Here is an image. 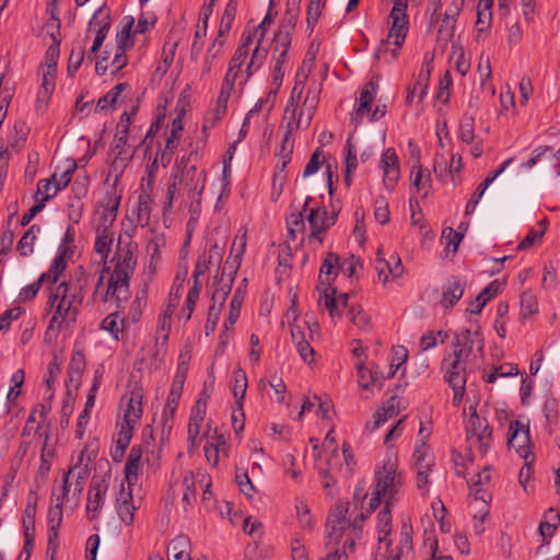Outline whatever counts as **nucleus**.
<instances>
[{"instance_id":"nucleus-59","label":"nucleus","mask_w":560,"mask_h":560,"mask_svg":"<svg viewBox=\"0 0 560 560\" xmlns=\"http://www.w3.org/2000/svg\"><path fill=\"white\" fill-rule=\"evenodd\" d=\"M85 56L84 44L73 46L69 56L67 72L69 77H73L81 67Z\"/></svg>"},{"instance_id":"nucleus-54","label":"nucleus","mask_w":560,"mask_h":560,"mask_svg":"<svg viewBox=\"0 0 560 560\" xmlns=\"http://www.w3.org/2000/svg\"><path fill=\"white\" fill-rule=\"evenodd\" d=\"M538 229H530L525 238L517 245L518 250L530 247L534 243L540 241L547 231L548 221L546 218L538 222Z\"/></svg>"},{"instance_id":"nucleus-38","label":"nucleus","mask_w":560,"mask_h":560,"mask_svg":"<svg viewBox=\"0 0 560 560\" xmlns=\"http://www.w3.org/2000/svg\"><path fill=\"white\" fill-rule=\"evenodd\" d=\"M389 506L390 505L385 503V506L377 515L378 541L380 544H385L387 548L390 547L392 544L388 539V536L392 533V513Z\"/></svg>"},{"instance_id":"nucleus-53","label":"nucleus","mask_w":560,"mask_h":560,"mask_svg":"<svg viewBox=\"0 0 560 560\" xmlns=\"http://www.w3.org/2000/svg\"><path fill=\"white\" fill-rule=\"evenodd\" d=\"M75 170H77V163L74 161H71V162H69L67 167L61 172V174L58 175V173L55 172L50 177L51 180L54 182V191H60V190L65 189L71 182Z\"/></svg>"},{"instance_id":"nucleus-13","label":"nucleus","mask_w":560,"mask_h":560,"mask_svg":"<svg viewBox=\"0 0 560 560\" xmlns=\"http://www.w3.org/2000/svg\"><path fill=\"white\" fill-rule=\"evenodd\" d=\"M210 395L207 390H202L200 397L191 409L188 422V451L196 448L201 442L200 431L207 413V401Z\"/></svg>"},{"instance_id":"nucleus-3","label":"nucleus","mask_w":560,"mask_h":560,"mask_svg":"<svg viewBox=\"0 0 560 560\" xmlns=\"http://www.w3.org/2000/svg\"><path fill=\"white\" fill-rule=\"evenodd\" d=\"M404 479L398 471L397 458L388 457L374 472V490L370 500L369 513H372L384 501L392 505L397 501V495L402 488Z\"/></svg>"},{"instance_id":"nucleus-16","label":"nucleus","mask_w":560,"mask_h":560,"mask_svg":"<svg viewBox=\"0 0 560 560\" xmlns=\"http://www.w3.org/2000/svg\"><path fill=\"white\" fill-rule=\"evenodd\" d=\"M186 378V369L180 365L177 369V373L174 376L171 390L167 396L166 404L162 411L163 427L172 428L173 418L178 407V401L182 395Z\"/></svg>"},{"instance_id":"nucleus-29","label":"nucleus","mask_w":560,"mask_h":560,"mask_svg":"<svg viewBox=\"0 0 560 560\" xmlns=\"http://www.w3.org/2000/svg\"><path fill=\"white\" fill-rule=\"evenodd\" d=\"M466 281L459 277L448 278L442 288V298L440 304L444 308H452L463 296Z\"/></svg>"},{"instance_id":"nucleus-46","label":"nucleus","mask_w":560,"mask_h":560,"mask_svg":"<svg viewBox=\"0 0 560 560\" xmlns=\"http://www.w3.org/2000/svg\"><path fill=\"white\" fill-rule=\"evenodd\" d=\"M50 434L46 432L44 435V442L40 454V465L38 467V474L42 476H47L50 470L54 457H55V448L49 444Z\"/></svg>"},{"instance_id":"nucleus-7","label":"nucleus","mask_w":560,"mask_h":560,"mask_svg":"<svg viewBox=\"0 0 560 560\" xmlns=\"http://www.w3.org/2000/svg\"><path fill=\"white\" fill-rule=\"evenodd\" d=\"M144 389L139 382H128L127 392L122 395L120 404L124 408V419L120 428L133 431L143 412Z\"/></svg>"},{"instance_id":"nucleus-56","label":"nucleus","mask_w":560,"mask_h":560,"mask_svg":"<svg viewBox=\"0 0 560 560\" xmlns=\"http://www.w3.org/2000/svg\"><path fill=\"white\" fill-rule=\"evenodd\" d=\"M481 88L488 90L492 95L495 93L493 84L490 82L492 70L489 57L481 56L478 63Z\"/></svg>"},{"instance_id":"nucleus-63","label":"nucleus","mask_w":560,"mask_h":560,"mask_svg":"<svg viewBox=\"0 0 560 560\" xmlns=\"http://www.w3.org/2000/svg\"><path fill=\"white\" fill-rule=\"evenodd\" d=\"M296 516L302 530L311 532L314 527V518L311 514L308 506L303 502L299 501L295 505Z\"/></svg>"},{"instance_id":"nucleus-2","label":"nucleus","mask_w":560,"mask_h":560,"mask_svg":"<svg viewBox=\"0 0 560 560\" xmlns=\"http://www.w3.org/2000/svg\"><path fill=\"white\" fill-rule=\"evenodd\" d=\"M47 289V310L51 313L48 331H59L77 320L85 296V281L62 280Z\"/></svg>"},{"instance_id":"nucleus-62","label":"nucleus","mask_w":560,"mask_h":560,"mask_svg":"<svg viewBox=\"0 0 560 560\" xmlns=\"http://www.w3.org/2000/svg\"><path fill=\"white\" fill-rule=\"evenodd\" d=\"M25 373L22 369L16 370L11 376L12 386L7 395V404L10 406L21 394V387L24 384Z\"/></svg>"},{"instance_id":"nucleus-31","label":"nucleus","mask_w":560,"mask_h":560,"mask_svg":"<svg viewBox=\"0 0 560 560\" xmlns=\"http://www.w3.org/2000/svg\"><path fill=\"white\" fill-rule=\"evenodd\" d=\"M142 458V450L140 446L133 445L125 465V485L133 487L138 482L140 472V463Z\"/></svg>"},{"instance_id":"nucleus-22","label":"nucleus","mask_w":560,"mask_h":560,"mask_svg":"<svg viewBox=\"0 0 560 560\" xmlns=\"http://www.w3.org/2000/svg\"><path fill=\"white\" fill-rule=\"evenodd\" d=\"M383 182L388 190H393L399 179L400 168L398 155L394 148H387L381 158Z\"/></svg>"},{"instance_id":"nucleus-17","label":"nucleus","mask_w":560,"mask_h":560,"mask_svg":"<svg viewBox=\"0 0 560 560\" xmlns=\"http://www.w3.org/2000/svg\"><path fill=\"white\" fill-rule=\"evenodd\" d=\"M291 46L287 34L273 37L271 43L272 79L278 85L284 77L283 65L288 62V51Z\"/></svg>"},{"instance_id":"nucleus-39","label":"nucleus","mask_w":560,"mask_h":560,"mask_svg":"<svg viewBox=\"0 0 560 560\" xmlns=\"http://www.w3.org/2000/svg\"><path fill=\"white\" fill-rule=\"evenodd\" d=\"M112 26L109 10L104 7L98 8L93 14L88 25L89 33H97V31L109 32Z\"/></svg>"},{"instance_id":"nucleus-27","label":"nucleus","mask_w":560,"mask_h":560,"mask_svg":"<svg viewBox=\"0 0 560 560\" xmlns=\"http://www.w3.org/2000/svg\"><path fill=\"white\" fill-rule=\"evenodd\" d=\"M68 252H70V248L66 245H59L57 255L51 261L49 269L39 276V282H45L48 287L61 282L60 279L67 268L66 256Z\"/></svg>"},{"instance_id":"nucleus-21","label":"nucleus","mask_w":560,"mask_h":560,"mask_svg":"<svg viewBox=\"0 0 560 560\" xmlns=\"http://www.w3.org/2000/svg\"><path fill=\"white\" fill-rule=\"evenodd\" d=\"M508 446L514 448L521 457L527 458L529 453V429L522 421L513 420L510 422Z\"/></svg>"},{"instance_id":"nucleus-47","label":"nucleus","mask_w":560,"mask_h":560,"mask_svg":"<svg viewBox=\"0 0 560 560\" xmlns=\"http://www.w3.org/2000/svg\"><path fill=\"white\" fill-rule=\"evenodd\" d=\"M209 18H210V15L200 13L199 23L195 31L194 40H192L191 50H190V57L192 60H197L199 55L202 51L203 43H197V38H202L206 36Z\"/></svg>"},{"instance_id":"nucleus-49","label":"nucleus","mask_w":560,"mask_h":560,"mask_svg":"<svg viewBox=\"0 0 560 560\" xmlns=\"http://www.w3.org/2000/svg\"><path fill=\"white\" fill-rule=\"evenodd\" d=\"M349 320L360 329L369 330L372 327L370 315L360 305H351L347 312Z\"/></svg>"},{"instance_id":"nucleus-48","label":"nucleus","mask_w":560,"mask_h":560,"mask_svg":"<svg viewBox=\"0 0 560 560\" xmlns=\"http://www.w3.org/2000/svg\"><path fill=\"white\" fill-rule=\"evenodd\" d=\"M183 506L185 510L190 509L196 502V481L194 472L188 470L185 472L183 478Z\"/></svg>"},{"instance_id":"nucleus-19","label":"nucleus","mask_w":560,"mask_h":560,"mask_svg":"<svg viewBox=\"0 0 560 560\" xmlns=\"http://www.w3.org/2000/svg\"><path fill=\"white\" fill-rule=\"evenodd\" d=\"M178 184L187 188L188 197L199 203L206 186V171L198 173L195 165L186 167L179 173Z\"/></svg>"},{"instance_id":"nucleus-9","label":"nucleus","mask_w":560,"mask_h":560,"mask_svg":"<svg viewBox=\"0 0 560 560\" xmlns=\"http://www.w3.org/2000/svg\"><path fill=\"white\" fill-rule=\"evenodd\" d=\"M466 436L470 448H477L481 455H485L491 447L492 428L488 420L482 418L475 409L468 417Z\"/></svg>"},{"instance_id":"nucleus-57","label":"nucleus","mask_w":560,"mask_h":560,"mask_svg":"<svg viewBox=\"0 0 560 560\" xmlns=\"http://www.w3.org/2000/svg\"><path fill=\"white\" fill-rule=\"evenodd\" d=\"M128 88L127 83L116 84L113 89H110L104 96L100 97L96 104V107L101 110L110 108L117 102L120 93Z\"/></svg>"},{"instance_id":"nucleus-28","label":"nucleus","mask_w":560,"mask_h":560,"mask_svg":"<svg viewBox=\"0 0 560 560\" xmlns=\"http://www.w3.org/2000/svg\"><path fill=\"white\" fill-rule=\"evenodd\" d=\"M108 485L105 480L93 483L90 487L86 502V514L90 520L98 517L105 503Z\"/></svg>"},{"instance_id":"nucleus-64","label":"nucleus","mask_w":560,"mask_h":560,"mask_svg":"<svg viewBox=\"0 0 560 560\" xmlns=\"http://www.w3.org/2000/svg\"><path fill=\"white\" fill-rule=\"evenodd\" d=\"M246 248V232H243L242 234H237L232 243L231 247V256H234L233 262L230 266L235 267V271L237 270L241 258L244 255Z\"/></svg>"},{"instance_id":"nucleus-4","label":"nucleus","mask_w":560,"mask_h":560,"mask_svg":"<svg viewBox=\"0 0 560 560\" xmlns=\"http://www.w3.org/2000/svg\"><path fill=\"white\" fill-rule=\"evenodd\" d=\"M349 503L340 502L328 514L326 522V546L337 547L342 544V549H352L358 537L355 521L348 518Z\"/></svg>"},{"instance_id":"nucleus-42","label":"nucleus","mask_w":560,"mask_h":560,"mask_svg":"<svg viewBox=\"0 0 560 560\" xmlns=\"http://www.w3.org/2000/svg\"><path fill=\"white\" fill-rule=\"evenodd\" d=\"M247 376L243 369L237 368L233 372L232 393L235 404L244 405V398L247 390Z\"/></svg>"},{"instance_id":"nucleus-8","label":"nucleus","mask_w":560,"mask_h":560,"mask_svg":"<svg viewBox=\"0 0 560 560\" xmlns=\"http://www.w3.org/2000/svg\"><path fill=\"white\" fill-rule=\"evenodd\" d=\"M468 363V361L457 358L454 353H450L448 357L443 360L442 369L445 371L444 377L454 392V406H458L464 397Z\"/></svg>"},{"instance_id":"nucleus-40","label":"nucleus","mask_w":560,"mask_h":560,"mask_svg":"<svg viewBox=\"0 0 560 560\" xmlns=\"http://www.w3.org/2000/svg\"><path fill=\"white\" fill-rule=\"evenodd\" d=\"M319 295L317 304L319 308H326L331 319L337 317L336 313V289L330 287H317Z\"/></svg>"},{"instance_id":"nucleus-12","label":"nucleus","mask_w":560,"mask_h":560,"mask_svg":"<svg viewBox=\"0 0 560 560\" xmlns=\"http://www.w3.org/2000/svg\"><path fill=\"white\" fill-rule=\"evenodd\" d=\"M271 16L269 13L264 18V20L257 25L253 31L248 30L252 33L253 48L252 57L249 61L246 63V79L250 78L260 67L264 65L267 58V49L261 47V43L271 25Z\"/></svg>"},{"instance_id":"nucleus-43","label":"nucleus","mask_w":560,"mask_h":560,"mask_svg":"<svg viewBox=\"0 0 560 560\" xmlns=\"http://www.w3.org/2000/svg\"><path fill=\"white\" fill-rule=\"evenodd\" d=\"M143 192L138 198V207L136 211L137 223L141 226L148 225L151 218V206L152 198L148 191L144 190V186L142 185Z\"/></svg>"},{"instance_id":"nucleus-51","label":"nucleus","mask_w":560,"mask_h":560,"mask_svg":"<svg viewBox=\"0 0 560 560\" xmlns=\"http://www.w3.org/2000/svg\"><path fill=\"white\" fill-rule=\"evenodd\" d=\"M131 438H132V431L131 430H128V429H125V428H120L119 432H118V435H117V439H116V444H115V447L114 450L112 451V457H113V460L114 462H120L124 454H125V451L126 448L128 447L130 441H131Z\"/></svg>"},{"instance_id":"nucleus-25","label":"nucleus","mask_w":560,"mask_h":560,"mask_svg":"<svg viewBox=\"0 0 560 560\" xmlns=\"http://www.w3.org/2000/svg\"><path fill=\"white\" fill-rule=\"evenodd\" d=\"M116 509L119 518L127 526L132 525L135 521V512L138 509L133 502L132 487L121 482L120 490L116 497Z\"/></svg>"},{"instance_id":"nucleus-30","label":"nucleus","mask_w":560,"mask_h":560,"mask_svg":"<svg viewBox=\"0 0 560 560\" xmlns=\"http://www.w3.org/2000/svg\"><path fill=\"white\" fill-rule=\"evenodd\" d=\"M110 151L115 154L110 168L114 172H121L126 166L127 161L130 160L133 154V150L128 145V138L115 133Z\"/></svg>"},{"instance_id":"nucleus-5","label":"nucleus","mask_w":560,"mask_h":560,"mask_svg":"<svg viewBox=\"0 0 560 560\" xmlns=\"http://www.w3.org/2000/svg\"><path fill=\"white\" fill-rule=\"evenodd\" d=\"M407 0H396L389 18L392 19V26L389 28L386 39H382L375 50V57L381 58L382 55L390 52L392 60H395L399 55V48L405 43L408 33L407 20Z\"/></svg>"},{"instance_id":"nucleus-36","label":"nucleus","mask_w":560,"mask_h":560,"mask_svg":"<svg viewBox=\"0 0 560 560\" xmlns=\"http://www.w3.org/2000/svg\"><path fill=\"white\" fill-rule=\"evenodd\" d=\"M253 39L252 33L246 28L241 36V43L236 48L230 63H233V67H243L249 56L253 54Z\"/></svg>"},{"instance_id":"nucleus-32","label":"nucleus","mask_w":560,"mask_h":560,"mask_svg":"<svg viewBox=\"0 0 560 560\" xmlns=\"http://www.w3.org/2000/svg\"><path fill=\"white\" fill-rule=\"evenodd\" d=\"M398 413V402L395 397L389 398L382 408L377 409L373 415V421L368 422L365 429L370 432H374L385 422Z\"/></svg>"},{"instance_id":"nucleus-34","label":"nucleus","mask_w":560,"mask_h":560,"mask_svg":"<svg viewBox=\"0 0 560 560\" xmlns=\"http://www.w3.org/2000/svg\"><path fill=\"white\" fill-rule=\"evenodd\" d=\"M35 513H36L35 504H31L28 502L25 508L24 517H23L24 538H25L23 549L27 553V557H30L31 549L34 544Z\"/></svg>"},{"instance_id":"nucleus-15","label":"nucleus","mask_w":560,"mask_h":560,"mask_svg":"<svg viewBox=\"0 0 560 560\" xmlns=\"http://www.w3.org/2000/svg\"><path fill=\"white\" fill-rule=\"evenodd\" d=\"M311 228L308 241H318L322 243L326 231L336 223V213L328 214L326 208H312L306 217Z\"/></svg>"},{"instance_id":"nucleus-14","label":"nucleus","mask_w":560,"mask_h":560,"mask_svg":"<svg viewBox=\"0 0 560 560\" xmlns=\"http://www.w3.org/2000/svg\"><path fill=\"white\" fill-rule=\"evenodd\" d=\"M415 466L417 469V487L425 490L430 483L429 474L434 466V455L427 442L418 443L413 451Z\"/></svg>"},{"instance_id":"nucleus-44","label":"nucleus","mask_w":560,"mask_h":560,"mask_svg":"<svg viewBox=\"0 0 560 560\" xmlns=\"http://www.w3.org/2000/svg\"><path fill=\"white\" fill-rule=\"evenodd\" d=\"M77 468H70L63 477L62 485L59 488L52 489L51 501L57 502L63 505L65 502L70 501L71 491H70V478L74 477V472Z\"/></svg>"},{"instance_id":"nucleus-45","label":"nucleus","mask_w":560,"mask_h":560,"mask_svg":"<svg viewBox=\"0 0 560 560\" xmlns=\"http://www.w3.org/2000/svg\"><path fill=\"white\" fill-rule=\"evenodd\" d=\"M40 232V226L33 224L21 237L18 243V250L21 256H28L34 252V244L37 235Z\"/></svg>"},{"instance_id":"nucleus-18","label":"nucleus","mask_w":560,"mask_h":560,"mask_svg":"<svg viewBox=\"0 0 560 560\" xmlns=\"http://www.w3.org/2000/svg\"><path fill=\"white\" fill-rule=\"evenodd\" d=\"M207 427L208 432L206 433L207 443L205 445V456L211 466L217 467L221 457H228L229 444L225 435L222 432H219L215 428L211 433L210 424L208 423Z\"/></svg>"},{"instance_id":"nucleus-41","label":"nucleus","mask_w":560,"mask_h":560,"mask_svg":"<svg viewBox=\"0 0 560 560\" xmlns=\"http://www.w3.org/2000/svg\"><path fill=\"white\" fill-rule=\"evenodd\" d=\"M412 533L413 530L411 524L407 521H404L400 527L397 552L393 553L392 556H399V560H401V557L412 552Z\"/></svg>"},{"instance_id":"nucleus-58","label":"nucleus","mask_w":560,"mask_h":560,"mask_svg":"<svg viewBox=\"0 0 560 560\" xmlns=\"http://www.w3.org/2000/svg\"><path fill=\"white\" fill-rule=\"evenodd\" d=\"M521 316L527 317L537 314L539 311L538 301L536 295L527 290L521 294Z\"/></svg>"},{"instance_id":"nucleus-1","label":"nucleus","mask_w":560,"mask_h":560,"mask_svg":"<svg viewBox=\"0 0 560 560\" xmlns=\"http://www.w3.org/2000/svg\"><path fill=\"white\" fill-rule=\"evenodd\" d=\"M94 231L96 234L94 250L101 256L103 268L92 293V300L97 301L100 290L104 284L105 275L110 272L107 288L105 292L101 294L100 301L106 303L110 300H115L116 304L119 305V303L127 300L129 295L130 279L137 266L138 246L133 242L122 244L119 238L117 249L110 260L113 267H110L108 265V256L115 241V232L114 230L104 232L102 230Z\"/></svg>"},{"instance_id":"nucleus-10","label":"nucleus","mask_w":560,"mask_h":560,"mask_svg":"<svg viewBox=\"0 0 560 560\" xmlns=\"http://www.w3.org/2000/svg\"><path fill=\"white\" fill-rule=\"evenodd\" d=\"M453 346L452 353L471 363L482 357L485 341L478 330L471 331L466 328L456 332Z\"/></svg>"},{"instance_id":"nucleus-52","label":"nucleus","mask_w":560,"mask_h":560,"mask_svg":"<svg viewBox=\"0 0 560 560\" xmlns=\"http://www.w3.org/2000/svg\"><path fill=\"white\" fill-rule=\"evenodd\" d=\"M124 325L125 319H121L118 313H112L102 320L101 329L108 331L115 340H118Z\"/></svg>"},{"instance_id":"nucleus-60","label":"nucleus","mask_w":560,"mask_h":560,"mask_svg":"<svg viewBox=\"0 0 560 560\" xmlns=\"http://www.w3.org/2000/svg\"><path fill=\"white\" fill-rule=\"evenodd\" d=\"M58 191H54V182L51 178L40 179L37 183V190L35 192V200L39 203H46L54 198Z\"/></svg>"},{"instance_id":"nucleus-55","label":"nucleus","mask_w":560,"mask_h":560,"mask_svg":"<svg viewBox=\"0 0 560 560\" xmlns=\"http://www.w3.org/2000/svg\"><path fill=\"white\" fill-rule=\"evenodd\" d=\"M243 299H244V296H243L241 290H237L234 293L232 301L230 303L229 317L224 322V331L233 329V326L237 322V319L240 317V313H241Z\"/></svg>"},{"instance_id":"nucleus-26","label":"nucleus","mask_w":560,"mask_h":560,"mask_svg":"<svg viewBox=\"0 0 560 560\" xmlns=\"http://www.w3.org/2000/svg\"><path fill=\"white\" fill-rule=\"evenodd\" d=\"M378 84L370 80L361 90L360 97L351 114V121L359 124L365 115H370L371 105L375 100Z\"/></svg>"},{"instance_id":"nucleus-33","label":"nucleus","mask_w":560,"mask_h":560,"mask_svg":"<svg viewBox=\"0 0 560 560\" xmlns=\"http://www.w3.org/2000/svg\"><path fill=\"white\" fill-rule=\"evenodd\" d=\"M339 256L335 253H328L320 266L318 275L319 287H330L339 270Z\"/></svg>"},{"instance_id":"nucleus-23","label":"nucleus","mask_w":560,"mask_h":560,"mask_svg":"<svg viewBox=\"0 0 560 560\" xmlns=\"http://www.w3.org/2000/svg\"><path fill=\"white\" fill-rule=\"evenodd\" d=\"M235 267L225 262L220 278L215 277L212 284V302L222 306L231 292L234 281Z\"/></svg>"},{"instance_id":"nucleus-20","label":"nucleus","mask_w":560,"mask_h":560,"mask_svg":"<svg viewBox=\"0 0 560 560\" xmlns=\"http://www.w3.org/2000/svg\"><path fill=\"white\" fill-rule=\"evenodd\" d=\"M375 270L377 272L378 280L384 284L388 281L389 277L395 280L404 275V266L400 257L393 254L388 259H385L382 248H378L377 250Z\"/></svg>"},{"instance_id":"nucleus-6","label":"nucleus","mask_w":560,"mask_h":560,"mask_svg":"<svg viewBox=\"0 0 560 560\" xmlns=\"http://www.w3.org/2000/svg\"><path fill=\"white\" fill-rule=\"evenodd\" d=\"M317 104V94L314 93L311 96V92L307 93L300 110H298V103L293 102V98L288 100L283 116V119L287 121L285 132L294 133L300 128H307L312 121Z\"/></svg>"},{"instance_id":"nucleus-11","label":"nucleus","mask_w":560,"mask_h":560,"mask_svg":"<svg viewBox=\"0 0 560 560\" xmlns=\"http://www.w3.org/2000/svg\"><path fill=\"white\" fill-rule=\"evenodd\" d=\"M121 196L115 191H109L96 203L93 215L94 230H113L114 222L117 219L118 208Z\"/></svg>"},{"instance_id":"nucleus-24","label":"nucleus","mask_w":560,"mask_h":560,"mask_svg":"<svg viewBox=\"0 0 560 560\" xmlns=\"http://www.w3.org/2000/svg\"><path fill=\"white\" fill-rule=\"evenodd\" d=\"M355 366L359 377L358 383L362 389L372 390L374 387H377L378 390L382 389L385 376L376 364L372 362L364 364L363 361H360Z\"/></svg>"},{"instance_id":"nucleus-35","label":"nucleus","mask_w":560,"mask_h":560,"mask_svg":"<svg viewBox=\"0 0 560 560\" xmlns=\"http://www.w3.org/2000/svg\"><path fill=\"white\" fill-rule=\"evenodd\" d=\"M85 456V450H83L79 456L78 463L72 467L77 468L74 472L75 480L70 479V491L71 498L78 500L80 494L82 493L84 487V480L88 477V467L83 465Z\"/></svg>"},{"instance_id":"nucleus-37","label":"nucleus","mask_w":560,"mask_h":560,"mask_svg":"<svg viewBox=\"0 0 560 560\" xmlns=\"http://www.w3.org/2000/svg\"><path fill=\"white\" fill-rule=\"evenodd\" d=\"M170 560H191L190 540L186 535L175 537L168 546Z\"/></svg>"},{"instance_id":"nucleus-50","label":"nucleus","mask_w":560,"mask_h":560,"mask_svg":"<svg viewBox=\"0 0 560 560\" xmlns=\"http://www.w3.org/2000/svg\"><path fill=\"white\" fill-rule=\"evenodd\" d=\"M135 20L131 16H125L120 23V30L116 35V47L127 49L132 45L131 28Z\"/></svg>"},{"instance_id":"nucleus-61","label":"nucleus","mask_w":560,"mask_h":560,"mask_svg":"<svg viewBox=\"0 0 560 560\" xmlns=\"http://www.w3.org/2000/svg\"><path fill=\"white\" fill-rule=\"evenodd\" d=\"M458 137L463 142H465L467 144H470L474 142V139H475V119H474V117L465 115L460 119Z\"/></svg>"}]
</instances>
